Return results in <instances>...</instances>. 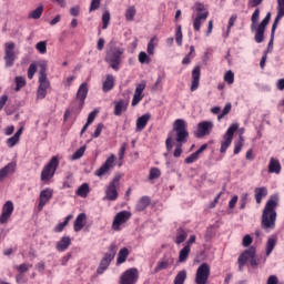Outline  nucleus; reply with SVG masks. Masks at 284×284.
I'll return each mask as SVG.
<instances>
[{
  "mask_svg": "<svg viewBox=\"0 0 284 284\" xmlns=\"http://www.w3.org/2000/svg\"><path fill=\"white\" fill-rule=\"evenodd\" d=\"M174 133H175V141H176V148L174 150L173 156L175 159H179L181 154H183L182 145L187 141V136H190V133L187 132V122L183 119H178L173 123V132H171L165 141L166 150L170 152L173 148L172 141H174Z\"/></svg>",
  "mask_w": 284,
  "mask_h": 284,
  "instance_id": "1",
  "label": "nucleus"
},
{
  "mask_svg": "<svg viewBox=\"0 0 284 284\" xmlns=\"http://www.w3.org/2000/svg\"><path fill=\"white\" fill-rule=\"evenodd\" d=\"M276 207H278V195H271L262 213L263 230H274L276 227Z\"/></svg>",
  "mask_w": 284,
  "mask_h": 284,
  "instance_id": "2",
  "label": "nucleus"
},
{
  "mask_svg": "<svg viewBox=\"0 0 284 284\" xmlns=\"http://www.w3.org/2000/svg\"><path fill=\"white\" fill-rule=\"evenodd\" d=\"M207 17H210V11H207L205 4L196 2L194 6V12L191 17L193 21V30L195 32H201V26H203L204 21H207Z\"/></svg>",
  "mask_w": 284,
  "mask_h": 284,
  "instance_id": "3",
  "label": "nucleus"
},
{
  "mask_svg": "<svg viewBox=\"0 0 284 284\" xmlns=\"http://www.w3.org/2000/svg\"><path fill=\"white\" fill-rule=\"evenodd\" d=\"M125 53V49L113 47L108 50L104 61L118 72L121 61H123V54Z\"/></svg>",
  "mask_w": 284,
  "mask_h": 284,
  "instance_id": "4",
  "label": "nucleus"
},
{
  "mask_svg": "<svg viewBox=\"0 0 284 284\" xmlns=\"http://www.w3.org/2000/svg\"><path fill=\"white\" fill-rule=\"evenodd\" d=\"M119 187H121V175L118 174L106 185L103 201H116L119 199Z\"/></svg>",
  "mask_w": 284,
  "mask_h": 284,
  "instance_id": "5",
  "label": "nucleus"
},
{
  "mask_svg": "<svg viewBox=\"0 0 284 284\" xmlns=\"http://www.w3.org/2000/svg\"><path fill=\"white\" fill-rule=\"evenodd\" d=\"M59 168V158L53 156L50 162L42 169L40 179L43 183H50V180L54 176Z\"/></svg>",
  "mask_w": 284,
  "mask_h": 284,
  "instance_id": "6",
  "label": "nucleus"
},
{
  "mask_svg": "<svg viewBox=\"0 0 284 284\" xmlns=\"http://www.w3.org/2000/svg\"><path fill=\"white\" fill-rule=\"evenodd\" d=\"M240 270H243L246 263H250L252 267H256L258 262L256 261V248L251 247L239 256L237 260Z\"/></svg>",
  "mask_w": 284,
  "mask_h": 284,
  "instance_id": "7",
  "label": "nucleus"
},
{
  "mask_svg": "<svg viewBox=\"0 0 284 284\" xmlns=\"http://www.w3.org/2000/svg\"><path fill=\"white\" fill-rule=\"evenodd\" d=\"M116 244H111L109 247V253H105L104 257L101 260L100 265L97 270L98 274H103L108 267H110V263L114 261V257L116 256Z\"/></svg>",
  "mask_w": 284,
  "mask_h": 284,
  "instance_id": "8",
  "label": "nucleus"
},
{
  "mask_svg": "<svg viewBox=\"0 0 284 284\" xmlns=\"http://www.w3.org/2000/svg\"><path fill=\"white\" fill-rule=\"evenodd\" d=\"M132 219V213L130 211H121L114 217L112 222V230L114 232H121L123 230V225L128 223Z\"/></svg>",
  "mask_w": 284,
  "mask_h": 284,
  "instance_id": "9",
  "label": "nucleus"
},
{
  "mask_svg": "<svg viewBox=\"0 0 284 284\" xmlns=\"http://www.w3.org/2000/svg\"><path fill=\"white\" fill-rule=\"evenodd\" d=\"M239 130V124H231L226 131V133L223 136V141L221 142V149L220 152L222 154H225L227 152V148L232 145V141L234 139V133Z\"/></svg>",
  "mask_w": 284,
  "mask_h": 284,
  "instance_id": "10",
  "label": "nucleus"
},
{
  "mask_svg": "<svg viewBox=\"0 0 284 284\" xmlns=\"http://www.w3.org/2000/svg\"><path fill=\"white\" fill-rule=\"evenodd\" d=\"M139 283V268L131 267L124 271L121 276L119 284H136Z\"/></svg>",
  "mask_w": 284,
  "mask_h": 284,
  "instance_id": "11",
  "label": "nucleus"
},
{
  "mask_svg": "<svg viewBox=\"0 0 284 284\" xmlns=\"http://www.w3.org/2000/svg\"><path fill=\"white\" fill-rule=\"evenodd\" d=\"M272 18V13H267L265 18L262 20V22L255 27V42L256 43H263L265 40V28H267V24L270 23V19Z\"/></svg>",
  "mask_w": 284,
  "mask_h": 284,
  "instance_id": "12",
  "label": "nucleus"
},
{
  "mask_svg": "<svg viewBox=\"0 0 284 284\" xmlns=\"http://www.w3.org/2000/svg\"><path fill=\"white\" fill-rule=\"evenodd\" d=\"M210 278V265L207 263L201 264L195 274V284H207Z\"/></svg>",
  "mask_w": 284,
  "mask_h": 284,
  "instance_id": "13",
  "label": "nucleus"
},
{
  "mask_svg": "<svg viewBox=\"0 0 284 284\" xmlns=\"http://www.w3.org/2000/svg\"><path fill=\"white\" fill-rule=\"evenodd\" d=\"M16 59L17 54L14 53V42H7L4 44V61L7 68H12Z\"/></svg>",
  "mask_w": 284,
  "mask_h": 284,
  "instance_id": "14",
  "label": "nucleus"
},
{
  "mask_svg": "<svg viewBox=\"0 0 284 284\" xmlns=\"http://www.w3.org/2000/svg\"><path fill=\"white\" fill-rule=\"evenodd\" d=\"M114 161H116V156L111 154L104 164L95 171V176H99L100 179L101 176H105V174L114 169Z\"/></svg>",
  "mask_w": 284,
  "mask_h": 284,
  "instance_id": "15",
  "label": "nucleus"
},
{
  "mask_svg": "<svg viewBox=\"0 0 284 284\" xmlns=\"http://www.w3.org/2000/svg\"><path fill=\"white\" fill-rule=\"evenodd\" d=\"M213 128H214V123L212 121H202L197 124L195 136L197 139H203V136H209Z\"/></svg>",
  "mask_w": 284,
  "mask_h": 284,
  "instance_id": "16",
  "label": "nucleus"
},
{
  "mask_svg": "<svg viewBox=\"0 0 284 284\" xmlns=\"http://www.w3.org/2000/svg\"><path fill=\"white\" fill-rule=\"evenodd\" d=\"M53 194H54V190L49 187L40 192L39 204H38L39 212H41V210H43V207H45V205L50 203V200L52 199Z\"/></svg>",
  "mask_w": 284,
  "mask_h": 284,
  "instance_id": "17",
  "label": "nucleus"
},
{
  "mask_svg": "<svg viewBox=\"0 0 284 284\" xmlns=\"http://www.w3.org/2000/svg\"><path fill=\"white\" fill-rule=\"evenodd\" d=\"M12 212H14V204L12 203V201H7L2 206V212L0 215L1 225H4V223H8V221H10Z\"/></svg>",
  "mask_w": 284,
  "mask_h": 284,
  "instance_id": "18",
  "label": "nucleus"
},
{
  "mask_svg": "<svg viewBox=\"0 0 284 284\" xmlns=\"http://www.w3.org/2000/svg\"><path fill=\"white\" fill-rule=\"evenodd\" d=\"M146 88V83L145 81L140 82L139 84H136L135 87V91L133 94V99L131 102V105L134 108L136 105H139V103H141V101H143V92L145 91Z\"/></svg>",
  "mask_w": 284,
  "mask_h": 284,
  "instance_id": "19",
  "label": "nucleus"
},
{
  "mask_svg": "<svg viewBox=\"0 0 284 284\" xmlns=\"http://www.w3.org/2000/svg\"><path fill=\"white\" fill-rule=\"evenodd\" d=\"M48 65L45 63L41 64V70L39 73V89L48 91L50 88V80H48V74L45 73Z\"/></svg>",
  "mask_w": 284,
  "mask_h": 284,
  "instance_id": "20",
  "label": "nucleus"
},
{
  "mask_svg": "<svg viewBox=\"0 0 284 284\" xmlns=\"http://www.w3.org/2000/svg\"><path fill=\"white\" fill-rule=\"evenodd\" d=\"M284 17V0H277V16L275 17V20L272 26V33L271 37L274 39V32H276V28H278V22Z\"/></svg>",
  "mask_w": 284,
  "mask_h": 284,
  "instance_id": "21",
  "label": "nucleus"
},
{
  "mask_svg": "<svg viewBox=\"0 0 284 284\" xmlns=\"http://www.w3.org/2000/svg\"><path fill=\"white\" fill-rule=\"evenodd\" d=\"M17 172V163L10 162L2 169H0V183H3L8 176H12Z\"/></svg>",
  "mask_w": 284,
  "mask_h": 284,
  "instance_id": "22",
  "label": "nucleus"
},
{
  "mask_svg": "<svg viewBox=\"0 0 284 284\" xmlns=\"http://www.w3.org/2000/svg\"><path fill=\"white\" fill-rule=\"evenodd\" d=\"M200 81H201V68L195 67L192 71L191 92H196V90H199Z\"/></svg>",
  "mask_w": 284,
  "mask_h": 284,
  "instance_id": "23",
  "label": "nucleus"
},
{
  "mask_svg": "<svg viewBox=\"0 0 284 284\" xmlns=\"http://www.w3.org/2000/svg\"><path fill=\"white\" fill-rule=\"evenodd\" d=\"M128 105L129 102L128 100H119L114 102V111L113 114L115 116H121V114H123V112L128 111Z\"/></svg>",
  "mask_w": 284,
  "mask_h": 284,
  "instance_id": "24",
  "label": "nucleus"
},
{
  "mask_svg": "<svg viewBox=\"0 0 284 284\" xmlns=\"http://www.w3.org/2000/svg\"><path fill=\"white\" fill-rule=\"evenodd\" d=\"M77 99L80 101L81 108H83V103H85V99H88V84L87 82H83L77 92Z\"/></svg>",
  "mask_w": 284,
  "mask_h": 284,
  "instance_id": "25",
  "label": "nucleus"
},
{
  "mask_svg": "<svg viewBox=\"0 0 284 284\" xmlns=\"http://www.w3.org/2000/svg\"><path fill=\"white\" fill-rule=\"evenodd\" d=\"M281 161L276 158H271L268 162V174H281Z\"/></svg>",
  "mask_w": 284,
  "mask_h": 284,
  "instance_id": "26",
  "label": "nucleus"
},
{
  "mask_svg": "<svg viewBox=\"0 0 284 284\" xmlns=\"http://www.w3.org/2000/svg\"><path fill=\"white\" fill-rule=\"evenodd\" d=\"M150 119H152V115L150 113H145L142 116L138 118L135 128L136 132H143Z\"/></svg>",
  "mask_w": 284,
  "mask_h": 284,
  "instance_id": "27",
  "label": "nucleus"
},
{
  "mask_svg": "<svg viewBox=\"0 0 284 284\" xmlns=\"http://www.w3.org/2000/svg\"><path fill=\"white\" fill-rule=\"evenodd\" d=\"M72 245V240L70 236H63L61 240L57 243L55 248L58 252H65Z\"/></svg>",
  "mask_w": 284,
  "mask_h": 284,
  "instance_id": "28",
  "label": "nucleus"
},
{
  "mask_svg": "<svg viewBox=\"0 0 284 284\" xmlns=\"http://www.w3.org/2000/svg\"><path fill=\"white\" fill-rule=\"evenodd\" d=\"M205 150H207V144H203L196 152L189 155L184 160V163L190 164V163H194V162L199 161V155L203 154V152H205Z\"/></svg>",
  "mask_w": 284,
  "mask_h": 284,
  "instance_id": "29",
  "label": "nucleus"
},
{
  "mask_svg": "<svg viewBox=\"0 0 284 284\" xmlns=\"http://www.w3.org/2000/svg\"><path fill=\"white\" fill-rule=\"evenodd\" d=\"M254 196L257 205H261L263 203V199L267 196V189L265 186L255 187L254 189Z\"/></svg>",
  "mask_w": 284,
  "mask_h": 284,
  "instance_id": "30",
  "label": "nucleus"
},
{
  "mask_svg": "<svg viewBox=\"0 0 284 284\" xmlns=\"http://www.w3.org/2000/svg\"><path fill=\"white\" fill-rule=\"evenodd\" d=\"M85 220H87V215L85 213H80L74 223H73V230L74 232H81L82 227H85Z\"/></svg>",
  "mask_w": 284,
  "mask_h": 284,
  "instance_id": "31",
  "label": "nucleus"
},
{
  "mask_svg": "<svg viewBox=\"0 0 284 284\" xmlns=\"http://www.w3.org/2000/svg\"><path fill=\"white\" fill-rule=\"evenodd\" d=\"M278 243V237L276 235H271L266 242V256H270Z\"/></svg>",
  "mask_w": 284,
  "mask_h": 284,
  "instance_id": "32",
  "label": "nucleus"
},
{
  "mask_svg": "<svg viewBox=\"0 0 284 284\" xmlns=\"http://www.w3.org/2000/svg\"><path fill=\"white\" fill-rule=\"evenodd\" d=\"M21 134H23V128H20L16 134L9 139H7V145L8 148H14V145H17V143H19L20 139H21Z\"/></svg>",
  "mask_w": 284,
  "mask_h": 284,
  "instance_id": "33",
  "label": "nucleus"
},
{
  "mask_svg": "<svg viewBox=\"0 0 284 284\" xmlns=\"http://www.w3.org/2000/svg\"><path fill=\"white\" fill-rule=\"evenodd\" d=\"M174 263V260L172 257H164L160 262H158V265L155 267V272H161L163 270H168L170 265Z\"/></svg>",
  "mask_w": 284,
  "mask_h": 284,
  "instance_id": "34",
  "label": "nucleus"
},
{
  "mask_svg": "<svg viewBox=\"0 0 284 284\" xmlns=\"http://www.w3.org/2000/svg\"><path fill=\"white\" fill-rule=\"evenodd\" d=\"M130 256V250L128 247H122L116 257V265H123L125 261H128V257Z\"/></svg>",
  "mask_w": 284,
  "mask_h": 284,
  "instance_id": "35",
  "label": "nucleus"
},
{
  "mask_svg": "<svg viewBox=\"0 0 284 284\" xmlns=\"http://www.w3.org/2000/svg\"><path fill=\"white\" fill-rule=\"evenodd\" d=\"M151 200L150 196H142L135 206L136 212H143V210H145L148 207V205H150Z\"/></svg>",
  "mask_w": 284,
  "mask_h": 284,
  "instance_id": "36",
  "label": "nucleus"
},
{
  "mask_svg": "<svg viewBox=\"0 0 284 284\" xmlns=\"http://www.w3.org/2000/svg\"><path fill=\"white\" fill-rule=\"evenodd\" d=\"M112 88H114V75L108 74L103 82L102 90L103 92H110Z\"/></svg>",
  "mask_w": 284,
  "mask_h": 284,
  "instance_id": "37",
  "label": "nucleus"
},
{
  "mask_svg": "<svg viewBox=\"0 0 284 284\" xmlns=\"http://www.w3.org/2000/svg\"><path fill=\"white\" fill-rule=\"evenodd\" d=\"M190 245H185L179 253V262L185 263V261H187V256H190Z\"/></svg>",
  "mask_w": 284,
  "mask_h": 284,
  "instance_id": "38",
  "label": "nucleus"
},
{
  "mask_svg": "<svg viewBox=\"0 0 284 284\" xmlns=\"http://www.w3.org/2000/svg\"><path fill=\"white\" fill-rule=\"evenodd\" d=\"M78 196H81L82 199H85L88 194H90V185L88 183H83L75 192Z\"/></svg>",
  "mask_w": 284,
  "mask_h": 284,
  "instance_id": "39",
  "label": "nucleus"
},
{
  "mask_svg": "<svg viewBox=\"0 0 284 284\" xmlns=\"http://www.w3.org/2000/svg\"><path fill=\"white\" fill-rule=\"evenodd\" d=\"M70 221H72V215H68L63 222L59 223V224L53 229V231H54L57 234L61 233L62 230H65V227H67V225L70 223Z\"/></svg>",
  "mask_w": 284,
  "mask_h": 284,
  "instance_id": "40",
  "label": "nucleus"
},
{
  "mask_svg": "<svg viewBox=\"0 0 284 284\" xmlns=\"http://www.w3.org/2000/svg\"><path fill=\"white\" fill-rule=\"evenodd\" d=\"M156 45H159V39L156 37H153L146 48L148 54H154V50L156 49Z\"/></svg>",
  "mask_w": 284,
  "mask_h": 284,
  "instance_id": "41",
  "label": "nucleus"
},
{
  "mask_svg": "<svg viewBox=\"0 0 284 284\" xmlns=\"http://www.w3.org/2000/svg\"><path fill=\"white\" fill-rule=\"evenodd\" d=\"M186 240H187V232L180 229L175 236L176 245H181V243H185Z\"/></svg>",
  "mask_w": 284,
  "mask_h": 284,
  "instance_id": "42",
  "label": "nucleus"
},
{
  "mask_svg": "<svg viewBox=\"0 0 284 284\" xmlns=\"http://www.w3.org/2000/svg\"><path fill=\"white\" fill-rule=\"evenodd\" d=\"M261 17V10L255 9V11L253 12L252 17H251V30L252 32H254V30H256V23H258V19Z\"/></svg>",
  "mask_w": 284,
  "mask_h": 284,
  "instance_id": "43",
  "label": "nucleus"
},
{
  "mask_svg": "<svg viewBox=\"0 0 284 284\" xmlns=\"http://www.w3.org/2000/svg\"><path fill=\"white\" fill-rule=\"evenodd\" d=\"M185 278H187V271L182 270L176 274L174 278V284H184Z\"/></svg>",
  "mask_w": 284,
  "mask_h": 284,
  "instance_id": "44",
  "label": "nucleus"
},
{
  "mask_svg": "<svg viewBox=\"0 0 284 284\" xmlns=\"http://www.w3.org/2000/svg\"><path fill=\"white\" fill-rule=\"evenodd\" d=\"M14 270H17V272H19V274H26V272H29L30 270H32V264L22 263L18 266H14Z\"/></svg>",
  "mask_w": 284,
  "mask_h": 284,
  "instance_id": "45",
  "label": "nucleus"
},
{
  "mask_svg": "<svg viewBox=\"0 0 284 284\" xmlns=\"http://www.w3.org/2000/svg\"><path fill=\"white\" fill-rule=\"evenodd\" d=\"M41 14H43V6H39L36 10L29 13V19H41Z\"/></svg>",
  "mask_w": 284,
  "mask_h": 284,
  "instance_id": "46",
  "label": "nucleus"
},
{
  "mask_svg": "<svg viewBox=\"0 0 284 284\" xmlns=\"http://www.w3.org/2000/svg\"><path fill=\"white\" fill-rule=\"evenodd\" d=\"M134 17H136V8L129 7L125 11L126 21H134Z\"/></svg>",
  "mask_w": 284,
  "mask_h": 284,
  "instance_id": "47",
  "label": "nucleus"
},
{
  "mask_svg": "<svg viewBox=\"0 0 284 284\" xmlns=\"http://www.w3.org/2000/svg\"><path fill=\"white\" fill-rule=\"evenodd\" d=\"M175 41H176L178 45H183V31L181 29V26L176 27Z\"/></svg>",
  "mask_w": 284,
  "mask_h": 284,
  "instance_id": "48",
  "label": "nucleus"
},
{
  "mask_svg": "<svg viewBox=\"0 0 284 284\" xmlns=\"http://www.w3.org/2000/svg\"><path fill=\"white\" fill-rule=\"evenodd\" d=\"M102 29L108 30V26H110V11H104L102 14Z\"/></svg>",
  "mask_w": 284,
  "mask_h": 284,
  "instance_id": "49",
  "label": "nucleus"
},
{
  "mask_svg": "<svg viewBox=\"0 0 284 284\" xmlns=\"http://www.w3.org/2000/svg\"><path fill=\"white\" fill-rule=\"evenodd\" d=\"M36 49L38 52H40V54H45V52H48V44L45 41H40L36 44Z\"/></svg>",
  "mask_w": 284,
  "mask_h": 284,
  "instance_id": "50",
  "label": "nucleus"
},
{
  "mask_svg": "<svg viewBox=\"0 0 284 284\" xmlns=\"http://www.w3.org/2000/svg\"><path fill=\"white\" fill-rule=\"evenodd\" d=\"M83 154H85V146H81L79 150H77L73 154H72V161H77L79 159H81V156H83Z\"/></svg>",
  "mask_w": 284,
  "mask_h": 284,
  "instance_id": "51",
  "label": "nucleus"
},
{
  "mask_svg": "<svg viewBox=\"0 0 284 284\" xmlns=\"http://www.w3.org/2000/svg\"><path fill=\"white\" fill-rule=\"evenodd\" d=\"M231 111H232V104L226 103L222 113L217 115V121H221V119H223V116L230 114Z\"/></svg>",
  "mask_w": 284,
  "mask_h": 284,
  "instance_id": "52",
  "label": "nucleus"
},
{
  "mask_svg": "<svg viewBox=\"0 0 284 284\" xmlns=\"http://www.w3.org/2000/svg\"><path fill=\"white\" fill-rule=\"evenodd\" d=\"M159 176H161V170L152 168L149 174L150 181H154V179H159Z\"/></svg>",
  "mask_w": 284,
  "mask_h": 284,
  "instance_id": "53",
  "label": "nucleus"
},
{
  "mask_svg": "<svg viewBox=\"0 0 284 284\" xmlns=\"http://www.w3.org/2000/svg\"><path fill=\"white\" fill-rule=\"evenodd\" d=\"M244 142L245 140L243 139V135H240V141L235 142L234 154H239L241 152Z\"/></svg>",
  "mask_w": 284,
  "mask_h": 284,
  "instance_id": "54",
  "label": "nucleus"
},
{
  "mask_svg": "<svg viewBox=\"0 0 284 284\" xmlns=\"http://www.w3.org/2000/svg\"><path fill=\"white\" fill-rule=\"evenodd\" d=\"M16 92H19L21 88L26 85V79L23 77H17L16 78Z\"/></svg>",
  "mask_w": 284,
  "mask_h": 284,
  "instance_id": "55",
  "label": "nucleus"
},
{
  "mask_svg": "<svg viewBox=\"0 0 284 284\" xmlns=\"http://www.w3.org/2000/svg\"><path fill=\"white\" fill-rule=\"evenodd\" d=\"M224 81H225L226 83H229V85H232V83H234V72L227 71V72L224 74Z\"/></svg>",
  "mask_w": 284,
  "mask_h": 284,
  "instance_id": "56",
  "label": "nucleus"
},
{
  "mask_svg": "<svg viewBox=\"0 0 284 284\" xmlns=\"http://www.w3.org/2000/svg\"><path fill=\"white\" fill-rule=\"evenodd\" d=\"M37 73V64L31 63L28 69V79H33Z\"/></svg>",
  "mask_w": 284,
  "mask_h": 284,
  "instance_id": "57",
  "label": "nucleus"
},
{
  "mask_svg": "<svg viewBox=\"0 0 284 284\" xmlns=\"http://www.w3.org/2000/svg\"><path fill=\"white\" fill-rule=\"evenodd\" d=\"M99 8H101V0H92L89 11L94 12V10H99Z\"/></svg>",
  "mask_w": 284,
  "mask_h": 284,
  "instance_id": "58",
  "label": "nucleus"
},
{
  "mask_svg": "<svg viewBox=\"0 0 284 284\" xmlns=\"http://www.w3.org/2000/svg\"><path fill=\"white\" fill-rule=\"evenodd\" d=\"M139 61L141 63H150V55H148V53H145L144 51H141L139 53Z\"/></svg>",
  "mask_w": 284,
  "mask_h": 284,
  "instance_id": "59",
  "label": "nucleus"
},
{
  "mask_svg": "<svg viewBox=\"0 0 284 284\" xmlns=\"http://www.w3.org/2000/svg\"><path fill=\"white\" fill-rule=\"evenodd\" d=\"M161 83H163V77H162V75H159L152 89H153L154 91H156V90H163V85H162Z\"/></svg>",
  "mask_w": 284,
  "mask_h": 284,
  "instance_id": "60",
  "label": "nucleus"
},
{
  "mask_svg": "<svg viewBox=\"0 0 284 284\" xmlns=\"http://www.w3.org/2000/svg\"><path fill=\"white\" fill-rule=\"evenodd\" d=\"M97 114H99V111L95 110L88 115L87 125H91V123L94 122V119H97Z\"/></svg>",
  "mask_w": 284,
  "mask_h": 284,
  "instance_id": "61",
  "label": "nucleus"
},
{
  "mask_svg": "<svg viewBox=\"0 0 284 284\" xmlns=\"http://www.w3.org/2000/svg\"><path fill=\"white\" fill-rule=\"evenodd\" d=\"M253 239L250 235H245L242 240L243 247H250L252 245Z\"/></svg>",
  "mask_w": 284,
  "mask_h": 284,
  "instance_id": "62",
  "label": "nucleus"
},
{
  "mask_svg": "<svg viewBox=\"0 0 284 284\" xmlns=\"http://www.w3.org/2000/svg\"><path fill=\"white\" fill-rule=\"evenodd\" d=\"M101 132H103V123L97 125L93 138L99 139V136H101Z\"/></svg>",
  "mask_w": 284,
  "mask_h": 284,
  "instance_id": "63",
  "label": "nucleus"
},
{
  "mask_svg": "<svg viewBox=\"0 0 284 284\" xmlns=\"http://www.w3.org/2000/svg\"><path fill=\"white\" fill-rule=\"evenodd\" d=\"M48 95V91L44 89H39L37 91V99L43 100Z\"/></svg>",
  "mask_w": 284,
  "mask_h": 284,
  "instance_id": "64",
  "label": "nucleus"
}]
</instances>
